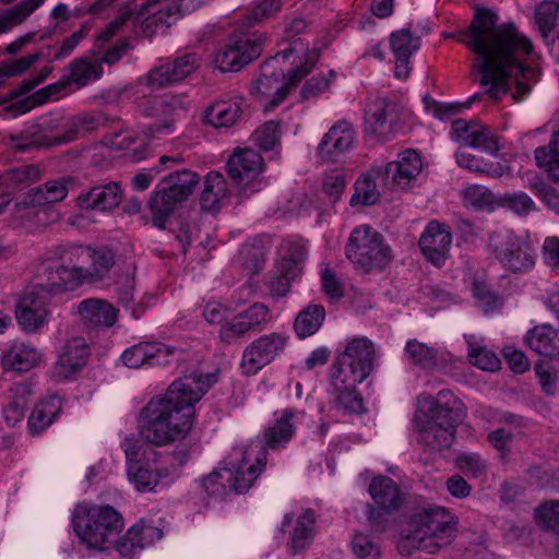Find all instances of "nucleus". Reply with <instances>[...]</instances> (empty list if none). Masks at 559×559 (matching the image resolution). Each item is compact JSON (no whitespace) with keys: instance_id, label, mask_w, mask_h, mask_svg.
Segmentation results:
<instances>
[{"instance_id":"nucleus-1","label":"nucleus","mask_w":559,"mask_h":559,"mask_svg":"<svg viewBox=\"0 0 559 559\" xmlns=\"http://www.w3.org/2000/svg\"><path fill=\"white\" fill-rule=\"evenodd\" d=\"M474 53V70L486 94L499 100L511 93L514 100L528 96L539 69L525 64L533 53V45L513 23L498 24V15L490 9L476 8L466 29L450 35Z\"/></svg>"},{"instance_id":"nucleus-2","label":"nucleus","mask_w":559,"mask_h":559,"mask_svg":"<svg viewBox=\"0 0 559 559\" xmlns=\"http://www.w3.org/2000/svg\"><path fill=\"white\" fill-rule=\"evenodd\" d=\"M215 382V373L193 371L175 380L165 394L152 397L138 420L140 437L146 445L166 447L185 439L193 426L194 404Z\"/></svg>"},{"instance_id":"nucleus-3","label":"nucleus","mask_w":559,"mask_h":559,"mask_svg":"<svg viewBox=\"0 0 559 559\" xmlns=\"http://www.w3.org/2000/svg\"><path fill=\"white\" fill-rule=\"evenodd\" d=\"M374 355L373 344L366 337L353 338L338 355L331 373L336 411L348 415L364 412V400L356 386L372 371Z\"/></svg>"},{"instance_id":"nucleus-4","label":"nucleus","mask_w":559,"mask_h":559,"mask_svg":"<svg viewBox=\"0 0 559 559\" xmlns=\"http://www.w3.org/2000/svg\"><path fill=\"white\" fill-rule=\"evenodd\" d=\"M418 402L423 411L416 416L417 442L430 452L449 449L465 416L463 403L449 390H441L436 397L421 394Z\"/></svg>"},{"instance_id":"nucleus-5","label":"nucleus","mask_w":559,"mask_h":559,"mask_svg":"<svg viewBox=\"0 0 559 559\" xmlns=\"http://www.w3.org/2000/svg\"><path fill=\"white\" fill-rule=\"evenodd\" d=\"M409 526L411 545L433 555L455 539L457 518L443 507L427 508L412 518Z\"/></svg>"},{"instance_id":"nucleus-6","label":"nucleus","mask_w":559,"mask_h":559,"mask_svg":"<svg viewBox=\"0 0 559 559\" xmlns=\"http://www.w3.org/2000/svg\"><path fill=\"white\" fill-rule=\"evenodd\" d=\"M73 530L91 548L112 542L123 527L121 514L110 506L79 504L72 518Z\"/></svg>"},{"instance_id":"nucleus-7","label":"nucleus","mask_w":559,"mask_h":559,"mask_svg":"<svg viewBox=\"0 0 559 559\" xmlns=\"http://www.w3.org/2000/svg\"><path fill=\"white\" fill-rule=\"evenodd\" d=\"M199 182L200 176L189 169L176 170L164 177L148 202L153 225L164 229L178 205L189 199Z\"/></svg>"},{"instance_id":"nucleus-8","label":"nucleus","mask_w":559,"mask_h":559,"mask_svg":"<svg viewBox=\"0 0 559 559\" xmlns=\"http://www.w3.org/2000/svg\"><path fill=\"white\" fill-rule=\"evenodd\" d=\"M346 258L361 273L384 270L393 259L384 237L369 225L354 228L345 247Z\"/></svg>"},{"instance_id":"nucleus-9","label":"nucleus","mask_w":559,"mask_h":559,"mask_svg":"<svg viewBox=\"0 0 559 559\" xmlns=\"http://www.w3.org/2000/svg\"><path fill=\"white\" fill-rule=\"evenodd\" d=\"M70 119L50 118L33 123L17 133L4 138V144L16 153H26L43 147L60 145L73 141L68 133Z\"/></svg>"},{"instance_id":"nucleus-10","label":"nucleus","mask_w":559,"mask_h":559,"mask_svg":"<svg viewBox=\"0 0 559 559\" xmlns=\"http://www.w3.org/2000/svg\"><path fill=\"white\" fill-rule=\"evenodd\" d=\"M121 447L126 455L129 480L139 491L154 490L160 478L158 452L134 438H126Z\"/></svg>"},{"instance_id":"nucleus-11","label":"nucleus","mask_w":559,"mask_h":559,"mask_svg":"<svg viewBox=\"0 0 559 559\" xmlns=\"http://www.w3.org/2000/svg\"><path fill=\"white\" fill-rule=\"evenodd\" d=\"M490 252L500 264L512 273H524L535 265L532 246L511 230L492 233L488 243Z\"/></svg>"},{"instance_id":"nucleus-12","label":"nucleus","mask_w":559,"mask_h":559,"mask_svg":"<svg viewBox=\"0 0 559 559\" xmlns=\"http://www.w3.org/2000/svg\"><path fill=\"white\" fill-rule=\"evenodd\" d=\"M72 181L70 177H61L34 187L23 194L15 206L17 210H28V216H34L37 224L46 225L55 219V212L44 206L64 200L69 192L68 185Z\"/></svg>"},{"instance_id":"nucleus-13","label":"nucleus","mask_w":559,"mask_h":559,"mask_svg":"<svg viewBox=\"0 0 559 559\" xmlns=\"http://www.w3.org/2000/svg\"><path fill=\"white\" fill-rule=\"evenodd\" d=\"M368 491L374 502V506L368 504V522L373 531L384 532L388 516L403 503L400 487L392 478L380 475L372 478Z\"/></svg>"},{"instance_id":"nucleus-14","label":"nucleus","mask_w":559,"mask_h":559,"mask_svg":"<svg viewBox=\"0 0 559 559\" xmlns=\"http://www.w3.org/2000/svg\"><path fill=\"white\" fill-rule=\"evenodd\" d=\"M262 156L254 150L237 148L228 158L226 169L229 177L239 187L243 197H250L264 186L261 173L264 169Z\"/></svg>"},{"instance_id":"nucleus-15","label":"nucleus","mask_w":559,"mask_h":559,"mask_svg":"<svg viewBox=\"0 0 559 559\" xmlns=\"http://www.w3.org/2000/svg\"><path fill=\"white\" fill-rule=\"evenodd\" d=\"M263 36L261 34H242L234 36L216 52L215 66L222 71H239L261 55Z\"/></svg>"},{"instance_id":"nucleus-16","label":"nucleus","mask_w":559,"mask_h":559,"mask_svg":"<svg viewBox=\"0 0 559 559\" xmlns=\"http://www.w3.org/2000/svg\"><path fill=\"white\" fill-rule=\"evenodd\" d=\"M316 58H307L305 64L297 67L289 74L286 82H282V72L262 73L251 87V94L258 98H264L272 107H276L286 98L289 90L305 78L313 68Z\"/></svg>"},{"instance_id":"nucleus-17","label":"nucleus","mask_w":559,"mask_h":559,"mask_svg":"<svg viewBox=\"0 0 559 559\" xmlns=\"http://www.w3.org/2000/svg\"><path fill=\"white\" fill-rule=\"evenodd\" d=\"M200 67V58L195 53H185L151 69L139 79L140 87L152 91L169 87L188 78Z\"/></svg>"},{"instance_id":"nucleus-18","label":"nucleus","mask_w":559,"mask_h":559,"mask_svg":"<svg viewBox=\"0 0 559 559\" xmlns=\"http://www.w3.org/2000/svg\"><path fill=\"white\" fill-rule=\"evenodd\" d=\"M288 337L283 333H270L251 342L243 350L241 368L246 374H255L275 359L286 347Z\"/></svg>"},{"instance_id":"nucleus-19","label":"nucleus","mask_w":559,"mask_h":559,"mask_svg":"<svg viewBox=\"0 0 559 559\" xmlns=\"http://www.w3.org/2000/svg\"><path fill=\"white\" fill-rule=\"evenodd\" d=\"M400 115L396 104L386 98H377L365 111V128L368 133L382 141L391 140L399 132Z\"/></svg>"},{"instance_id":"nucleus-20","label":"nucleus","mask_w":559,"mask_h":559,"mask_svg":"<svg viewBox=\"0 0 559 559\" xmlns=\"http://www.w3.org/2000/svg\"><path fill=\"white\" fill-rule=\"evenodd\" d=\"M356 133L352 123L336 121L322 136L317 146V156L323 163L338 162L354 147Z\"/></svg>"},{"instance_id":"nucleus-21","label":"nucleus","mask_w":559,"mask_h":559,"mask_svg":"<svg viewBox=\"0 0 559 559\" xmlns=\"http://www.w3.org/2000/svg\"><path fill=\"white\" fill-rule=\"evenodd\" d=\"M380 167L385 186L391 189H405L421 173L423 159L415 150L408 148L402 152L396 160Z\"/></svg>"},{"instance_id":"nucleus-22","label":"nucleus","mask_w":559,"mask_h":559,"mask_svg":"<svg viewBox=\"0 0 559 559\" xmlns=\"http://www.w3.org/2000/svg\"><path fill=\"white\" fill-rule=\"evenodd\" d=\"M451 243L452 234L449 227L437 221L427 224L418 242L424 257L436 266L444 264Z\"/></svg>"},{"instance_id":"nucleus-23","label":"nucleus","mask_w":559,"mask_h":559,"mask_svg":"<svg viewBox=\"0 0 559 559\" xmlns=\"http://www.w3.org/2000/svg\"><path fill=\"white\" fill-rule=\"evenodd\" d=\"M78 287L79 285L56 259H47L38 264L35 273V288L39 292L60 295Z\"/></svg>"},{"instance_id":"nucleus-24","label":"nucleus","mask_w":559,"mask_h":559,"mask_svg":"<svg viewBox=\"0 0 559 559\" xmlns=\"http://www.w3.org/2000/svg\"><path fill=\"white\" fill-rule=\"evenodd\" d=\"M88 347L84 338L74 337L67 342L52 368V378L58 381L71 379L86 365Z\"/></svg>"},{"instance_id":"nucleus-25","label":"nucleus","mask_w":559,"mask_h":559,"mask_svg":"<svg viewBox=\"0 0 559 559\" xmlns=\"http://www.w3.org/2000/svg\"><path fill=\"white\" fill-rule=\"evenodd\" d=\"M81 323L90 330L111 328L118 319V310L107 300L86 298L76 305Z\"/></svg>"},{"instance_id":"nucleus-26","label":"nucleus","mask_w":559,"mask_h":559,"mask_svg":"<svg viewBox=\"0 0 559 559\" xmlns=\"http://www.w3.org/2000/svg\"><path fill=\"white\" fill-rule=\"evenodd\" d=\"M48 316L47 305L38 292H27L21 297L15 317L25 332H38L47 323Z\"/></svg>"},{"instance_id":"nucleus-27","label":"nucleus","mask_w":559,"mask_h":559,"mask_svg":"<svg viewBox=\"0 0 559 559\" xmlns=\"http://www.w3.org/2000/svg\"><path fill=\"white\" fill-rule=\"evenodd\" d=\"M122 200L120 182L110 181L82 191L76 198V205L83 210L110 211L117 207Z\"/></svg>"},{"instance_id":"nucleus-28","label":"nucleus","mask_w":559,"mask_h":559,"mask_svg":"<svg viewBox=\"0 0 559 559\" xmlns=\"http://www.w3.org/2000/svg\"><path fill=\"white\" fill-rule=\"evenodd\" d=\"M147 92L152 90L136 84L138 108L147 117H171L183 109V100L179 96L171 94L150 96Z\"/></svg>"},{"instance_id":"nucleus-29","label":"nucleus","mask_w":559,"mask_h":559,"mask_svg":"<svg viewBox=\"0 0 559 559\" xmlns=\"http://www.w3.org/2000/svg\"><path fill=\"white\" fill-rule=\"evenodd\" d=\"M420 47V38L409 29H400L391 34L390 48L395 57L394 74L400 80H406L411 73L409 58Z\"/></svg>"},{"instance_id":"nucleus-30","label":"nucleus","mask_w":559,"mask_h":559,"mask_svg":"<svg viewBox=\"0 0 559 559\" xmlns=\"http://www.w3.org/2000/svg\"><path fill=\"white\" fill-rule=\"evenodd\" d=\"M170 353V349L160 343H139L127 348L121 355V360L129 368L160 366L168 362Z\"/></svg>"},{"instance_id":"nucleus-31","label":"nucleus","mask_w":559,"mask_h":559,"mask_svg":"<svg viewBox=\"0 0 559 559\" xmlns=\"http://www.w3.org/2000/svg\"><path fill=\"white\" fill-rule=\"evenodd\" d=\"M243 104L239 96L216 100L205 109L204 121L214 128H230L240 119Z\"/></svg>"},{"instance_id":"nucleus-32","label":"nucleus","mask_w":559,"mask_h":559,"mask_svg":"<svg viewBox=\"0 0 559 559\" xmlns=\"http://www.w3.org/2000/svg\"><path fill=\"white\" fill-rule=\"evenodd\" d=\"M155 536L160 538L162 533L159 530L146 526L143 523H136L118 539L116 549L121 557L132 559L144 547L151 545Z\"/></svg>"},{"instance_id":"nucleus-33","label":"nucleus","mask_w":559,"mask_h":559,"mask_svg":"<svg viewBox=\"0 0 559 559\" xmlns=\"http://www.w3.org/2000/svg\"><path fill=\"white\" fill-rule=\"evenodd\" d=\"M296 413L284 409L275 421L269 425L263 433L264 447L276 450L284 448L296 432Z\"/></svg>"},{"instance_id":"nucleus-34","label":"nucleus","mask_w":559,"mask_h":559,"mask_svg":"<svg viewBox=\"0 0 559 559\" xmlns=\"http://www.w3.org/2000/svg\"><path fill=\"white\" fill-rule=\"evenodd\" d=\"M73 281L81 286L87 282V264L91 262L90 247L71 246L62 249L59 259H56Z\"/></svg>"},{"instance_id":"nucleus-35","label":"nucleus","mask_w":559,"mask_h":559,"mask_svg":"<svg viewBox=\"0 0 559 559\" xmlns=\"http://www.w3.org/2000/svg\"><path fill=\"white\" fill-rule=\"evenodd\" d=\"M251 452L252 450H247L245 452L242 463L236 471H233V480L227 481L230 486L231 492L241 493L247 491L253 485L265 466L266 457L264 452H260L259 455L254 457L255 464L250 463Z\"/></svg>"},{"instance_id":"nucleus-36","label":"nucleus","mask_w":559,"mask_h":559,"mask_svg":"<svg viewBox=\"0 0 559 559\" xmlns=\"http://www.w3.org/2000/svg\"><path fill=\"white\" fill-rule=\"evenodd\" d=\"M524 341L539 355L559 357V331L549 324L534 326L526 333Z\"/></svg>"},{"instance_id":"nucleus-37","label":"nucleus","mask_w":559,"mask_h":559,"mask_svg":"<svg viewBox=\"0 0 559 559\" xmlns=\"http://www.w3.org/2000/svg\"><path fill=\"white\" fill-rule=\"evenodd\" d=\"M379 178L383 180V173L380 166L372 167L369 171L360 175L354 185L350 205L369 206L376 204L380 198V191L376 182Z\"/></svg>"},{"instance_id":"nucleus-38","label":"nucleus","mask_w":559,"mask_h":559,"mask_svg":"<svg viewBox=\"0 0 559 559\" xmlns=\"http://www.w3.org/2000/svg\"><path fill=\"white\" fill-rule=\"evenodd\" d=\"M40 360L38 350L25 343H14L2 356V365L5 369L25 372L34 368Z\"/></svg>"},{"instance_id":"nucleus-39","label":"nucleus","mask_w":559,"mask_h":559,"mask_svg":"<svg viewBox=\"0 0 559 559\" xmlns=\"http://www.w3.org/2000/svg\"><path fill=\"white\" fill-rule=\"evenodd\" d=\"M40 170L36 165H23L19 167L9 168L0 173V189L3 191L2 195H7L24 189L28 185L36 182L40 179Z\"/></svg>"},{"instance_id":"nucleus-40","label":"nucleus","mask_w":559,"mask_h":559,"mask_svg":"<svg viewBox=\"0 0 559 559\" xmlns=\"http://www.w3.org/2000/svg\"><path fill=\"white\" fill-rule=\"evenodd\" d=\"M227 198L228 189L224 176L216 171L209 173L205 177L204 189L200 198L202 210L216 212Z\"/></svg>"},{"instance_id":"nucleus-41","label":"nucleus","mask_w":559,"mask_h":559,"mask_svg":"<svg viewBox=\"0 0 559 559\" xmlns=\"http://www.w3.org/2000/svg\"><path fill=\"white\" fill-rule=\"evenodd\" d=\"M534 158L550 180L559 182V130L552 132L547 144L535 148Z\"/></svg>"},{"instance_id":"nucleus-42","label":"nucleus","mask_w":559,"mask_h":559,"mask_svg":"<svg viewBox=\"0 0 559 559\" xmlns=\"http://www.w3.org/2000/svg\"><path fill=\"white\" fill-rule=\"evenodd\" d=\"M61 409V400L58 396H49L40 401L33 408L28 426L32 432L39 433L49 427Z\"/></svg>"},{"instance_id":"nucleus-43","label":"nucleus","mask_w":559,"mask_h":559,"mask_svg":"<svg viewBox=\"0 0 559 559\" xmlns=\"http://www.w3.org/2000/svg\"><path fill=\"white\" fill-rule=\"evenodd\" d=\"M314 523L316 513L311 509H307L299 515L290 536L289 552L292 556H296L310 545L314 535Z\"/></svg>"},{"instance_id":"nucleus-44","label":"nucleus","mask_w":559,"mask_h":559,"mask_svg":"<svg viewBox=\"0 0 559 559\" xmlns=\"http://www.w3.org/2000/svg\"><path fill=\"white\" fill-rule=\"evenodd\" d=\"M91 262L87 264V283H97L103 281L111 267L115 264V252L111 248L107 246H102L98 248H91Z\"/></svg>"},{"instance_id":"nucleus-45","label":"nucleus","mask_w":559,"mask_h":559,"mask_svg":"<svg viewBox=\"0 0 559 559\" xmlns=\"http://www.w3.org/2000/svg\"><path fill=\"white\" fill-rule=\"evenodd\" d=\"M45 0H23L7 10H0V34L22 24Z\"/></svg>"},{"instance_id":"nucleus-46","label":"nucleus","mask_w":559,"mask_h":559,"mask_svg":"<svg viewBox=\"0 0 559 559\" xmlns=\"http://www.w3.org/2000/svg\"><path fill=\"white\" fill-rule=\"evenodd\" d=\"M325 319L324 307L311 304L301 310L295 319V331L300 338L313 335Z\"/></svg>"},{"instance_id":"nucleus-47","label":"nucleus","mask_w":559,"mask_h":559,"mask_svg":"<svg viewBox=\"0 0 559 559\" xmlns=\"http://www.w3.org/2000/svg\"><path fill=\"white\" fill-rule=\"evenodd\" d=\"M66 86L67 83L64 82L49 84L31 96L10 105L7 107V110H9L13 117L26 114L34 107L43 105L50 98L57 96Z\"/></svg>"},{"instance_id":"nucleus-48","label":"nucleus","mask_w":559,"mask_h":559,"mask_svg":"<svg viewBox=\"0 0 559 559\" xmlns=\"http://www.w3.org/2000/svg\"><path fill=\"white\" fill-rule=\"evenodd\" d=\"M69 119L68 133L73 135V140L78 138L80 132H91L115 121V119H110L107 114L102 111L82 112Z\"/></svg>"},{"instance_id":"nucleus-49","label":"nucleus","mask_w":559,"mask_h":559,"mask_svg":"<svg viewBox=\"0 0 559 559\" xmlns=\"http://www.w3.org/2000/svg\"><path fill=\"white\" fill-rule=\"evenodd\" d=\"M558 11V0H545L536 5L535 22L544 40H547L557 25Z\"/></svg>"},{"instance_id":"nucleus-50","label":"nucleus","mask_w":559,"mask_h":559,"mask_svg":"<svg viewBox=\"0 0 559 559\" xmlns=\"http://www.w3.org/2000/svg\"><path fill=\"white\" fill-rule=\"evenodd\" d=\"M233 480V469L221 468L210 473L201 480V486L204 491L213 498L224 499L231 492L230 486L227 481Z\"/></svg>"},{"instance_id":"nucleus-51","label":"nucleus","mask_w":559,"mask_h":559,"mask_svg":"<svg viewBox=\"0 0 559 559\" xmlns=\"http://www.w3.org/2000/svg\"><path fill=\"white\" fill-rule=\"evenodd\" d=\"M306 259V247L300 241H286L282 246V258L278 261V270H286L293 275H299L301 263Z\"/></svg>"},{"instance_id":"nucleus-52","label":"nucleus","mask_w":559,"mask_h":559,"mask_svg":"<svg viewBox=\"0 0 559 559\" xmlns=\"http://www.w3.org/2000/svg\"><path fill=\"white\" fill-rule=\"evenodd\" d=\"M11 391L12 401L3 409V416L7 424L13 427L24 417L29 389L27 384L19 383Z\"/></svg>"},{"instance_id":"nucleus-53","label":"nucleus","mask_w":559,"mask_h":559,"mask_svg":"<svg viewBox=\"0 0 559 559\" xmlns=\"http://www.w3.org/2000/svg\"><path fill=\"white\" fill-rule=\"evenodd\" d=\"M68 80L78 86H84L92 80H97L103 74L102 66L86 59L73 61L69 67Z\"/></svg>"},{"instance_id":"nucleus-54","label":"nucleus","mask_w":559,"mask_h":559,"mask_svg":"<svg viewBox=\"0 0 559 559\" xmlns=\"http://www.w3.org/2000/svg\"><path fill=\"white\" fill-rule=\"evenodd\" d=\"M282 131L280 123L270 120L258 128L252 134V141L263 151H271L281 143Z\"/></svg>"},{"instance_id":"nucleus-55","label":"nucleus","mask_w":559,"mask_h":559,"mask_svg":"<svg viewBox=\"0 0 559 559\" xmlns=\"http://www.w3.org/2000/svg\"><path fill=\"white\" fill-rule=\"evenodd\" d=\"M240 265L251 275L259 273L265 263V254L261 247L245 243L239 250Z\"/></svg>"},{"instance_id":"nucleus-56","label":"nucleus","mask_w":559,"mask_h":559,"mask_svg":"<svg viewBox=\"0 0 559 559\" xmlns=\"http://www.w3.org/2000/svg\"><path fill=\"white\" fill-rule=\"evenodd\" d=\"M528 188L545 203V205L559 214V191L544 181L540 177L534 176Z\"/></svg>"},{"instance_id":"nucleus-57","label":"nucleus","mask_w":559,"mask_h":559,"mask_svg":"<svg viewBox=\"0 0 559 559\" xmlns=\"http://www.w3.org/2000/svg\"><path fill=\"white\" fill-rule=\"evenodd\" d=\"M456 467L467 477L478 478L485 475L487 469L486 461L477 453L464 452L455 460Z\"/></svg>"},{"instance_id":"nucleus-58","label":"nucleus","mask_w":559,"mask_h":559,"mask_svg":"<svg viewBox=\"0 0 559 559\" xmlns=\"http://www.w3.org/2000/svg\"><path fill=\"white\" fill-rule=\"evenodd\" d=\"M407 358L415 365L424 368L430 366L436 359V350L416 340L408 341L405 347Z\"/></svg>"},{"instance_id":"nucleus-59","label":"nucleus","mask_w":559,"mask_h":559,"mask_svg":"<svg viewBox=\"0 0 559 559\" xmlns=\"http://www.w3.org/2000/svg\"><path fill=\"white\" fill-rule=\"evenodd\" d=\"M468 359L477 368L495 372L500 369V359L498 356L483 346L472 347L468 352Z\"/></svg>"},{"instance_id":"nucleus-60","label":"nucleus","mask_w":559,"mask_h":559,"mask_svg":"<svg viewBox=\"0 0 559 559\" xmlns=\"http://www.w3.org/2000/svg\"><path fill=\"white\" fill-rule=\"evenodd\" d=\"M138 10V3L132 1L126 4L119 12V15L112 20L108 25L99 33L97 39L99 41H108L110 40L121 27L126 24L128 20L133 17Z\"/></svg>"},{"instance_id":"nucleus-61","label":"nucleus","mask_w":559,"mask_h":559,"mask_svg":"<svg viewBox=\"0 0 559 559\" xmlns=\"http://www.w3.org/2000/svg\"><path fill=\"white\" fill-rule=\"evenodd\" d=\"M473 296L484 312H490L499 308L501 298L487 284L476 282L473 284Z\"/></svg>"},{"instance_id":"nucleus-62","label":"nucleus","mask_w":559,"mask_h":559,"mask_svg":"<svg viewBox=\"0 0 559 559\" xmlns=\"http://www.w3.org/2000/svg\"><path fill=\"white\" fill-rule=\"evenodd\" d=\"M535 518L545 528L559 533V500H552L538 507Z\"/></svg>"},{"instance_id":"nucleus-63","label":"nucleus","mask_w":559,"mask_h":559,"mask_svg":"<svg viewBox=\"0 0 559 559\" xmlns=\"http://www.w3.org/2000/svg\"><path fill=\"white\" fill-rule=\"evenodd\" d=\"M480 123L456 119L451 124V138L463 146H471Z\"/></svg>"},{"instance_id":"nucleus-64","label":"nucleus","mask_w":559,"mask_h":559,"mask_svg":"<svg viewBox=\"0 0 559 559\" xmlns=\"http://www.w3.org/2000/svg\"><path fill=\"white\" fill-rule=\"evenodd\" d=\"M353 551L360 559H378L380 557V547L367 534H356L352 542Z\"/></svg>"}]
</instances>
